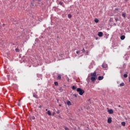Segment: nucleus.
I'll return each mask as SVG.
<instances>
[{
	"instance_id": "obj_1",
	"label": "nucleus",
	"mask_w": 130,
	"mask_h": 130,
	"mask_svg": "<svg viewBox=\"0 0 130 130\" xmlns=\"http://www.w3.org/2000/svg\"><path fill=\"white\" fill-rule=\"evenodd\" d=\"M77 91L79 93V95H81V96H82V95L85 93V91L81 89V88H77Z\"/></svg>"
},
{
	"instance_id": "obj_2",
	"label": "nucleus",
	"mask_w": 130,
	"mask_h": 130,
	"mask_svg": "<svg viewBox=\"0 0 130 130\" xmlns=\"http://www.w3.org/2000/svg\"><path fill=\"white\" fill-rule=\"evenodd\" d=\"M108 67V66L107 65V64L104 63L102 64V67L103 69H107V67Z\"/></svg>"
},
{
	"instance_id": "obj_3",
	"label": "nucleus",
	"mask_w": 130,
	"mask_h": 130,
	"mask_svg": "<svg viewBox=\"0 0 130 130\" xmlns=\"http://www.w3.org/2000/svg\"><path fill=\"white\" fill-rule=\"evenodd\" d=\"M98 35L99 37H102L103 36V32L100 31L98 32Z\"/></svg>"
},
{
	"instance_id": "obj_4",
	"label": "nucleus",
	"mask_w": 130,
	"mask_h": 130,
	"mask_svg": "<svg viewBox=\"0 0 130 130\" xmlns=\"http://www.w3.org/2000/svg\"><path fill=\"white\" fill-rule=\"evenodd\" d=\"M90 80L92 82H95L96 81V77H91Z\"/></svg>"
},
{
	"instance_id": "obj_5",
	"label": "nucleus",
	"mask_w": 130,
	"mask_h": 130,
	"mask_svg": "<svg viewBox=\"0 0 130 130\" xmlns=\"http://www.w3.org/2000/svg\"><path fill=\"white\" fill-rule=\"evenodd\" d=\"M107 122L108 123H111V122H112V120L111 119V117H109L108 119Z\"/></svg>"
},
{
	"instance_id": "obj_6",
	"label": "nucleus",
	"mask_w": 130,
	"mask_h": 130,
	"mask_svg": "<svg viewBox=\"0 0 130 130\" xmlns=\"http://www.w3.org/2000/svg\"><path fill=\"white\" fill-rule=\"evenodd\" d=\"M108 112H109V114H113V110L110 109L108 111Z\"/></svg>"
},
{
	"instance_id": "obj_7",
	"label": "nucleus",
	"mask_w": 130,
	"mask_h": 130,
	"mask_svg": "<svg viewBox=\"0 0 130 130\" xmlns=\"http://www.w3.org/2000/svg\"><path fill=\"white\" fill-rule=\"evenodd\" d=\"M90 76L91 77H96V72L91 73Z\"/></svg>"
},
{
	"instance_id": "obj_8",
	"label": "nucleus",
	"mask_w": 130,
	"mask_h": 130,
	"mask_svg": "<svg viewBox=\"0 0 130 130\" xmlns=\"http://www.w3.org/2000/svg\"><path fill=\"white\" fill-rule=\"evenodd\" d=\"M103 79H104V77H103V76H99L98 77V80L99 81H101V80H102Z\"/></svg>"
},
{
	"instance_id": "obj_9",
	"label": "nucleus",
	"mask_w": 130,
	"mask_h": 130,
	"mask_svg": "<svg viewBox=\"0 0 130 130\" xmlns=\"http://www.w3.org/2000/svg\"><path fill=\"white\" fill-rule=\"evenodd\" d=\"M125 39V36L122 35L120 37V39L121 40H124V39Z\"/></svg>"
},
{
	"instance_id": "obj_10",
	"label": "nucleus",
	"mask_w": 130,
	"mask_h": 130,
	"mask_svg": "<svg viewBox=\"0 0 130 130\" xmlns=\"http://www.w3.org/2000/svg\"><path fill=\"white\" fill-rule=\"evenodd\" d=\"M57 80H60L61 79V75L59 74L57 77Z\"/></svg>"
},
{
	"instance_id": "obj_11",
	"label": "nucleus",
	"mask_w": 130,
	"mask_h": 130,
	"mask_svg": "<svg viewBox=\"0 0 130 130\" xmlns=\"http://www.w3.org/2000/svg\"><path fill=\"white\" fill-rule=\"evenodd\" d=\"M67 105H68V106H71V105H72V103L70 101H68L67 102Z\"/></svg>"
},
{
	"instance_id": "obj_12",
	"label": "nucleus",
	"mask_w": 130,
	"mask_h": 130,
	"mask_svg": "<svg viewBox=\"0 0 130 130\" xmlns=\"http://www.w3.org/2000/svg\"><path fill=\"white\" fill-rule=\"evenodd\" d=\"M126 16V14H125V13H123L122 14V16L124 17V19H125Z\"/></svg>"
},
{
	"instance_id": "obj_13",
	"label": "nucleus",
	"mask_w": 130,
	"mask_h": 130,
	"mask_svg": "<svg viewBox=\"0 0 130 130\" xmlns=\"http://www.w3.org/2000/svg\"><path fill=\"white\" fill-rule=\"evenodd\" d=\"M95 23H98V22H99V20H98V19L97 18H95L94 20Z\"/></svg>"
},
{
	"instance_id": "obj_14",
	"label": "nucleus",
	"mask_w": 130,
	"mask_h": 130,
	"mask_svg": "<svg viewBox=\"0 0 130 130\" xmlns=\"http://www.w3.org/2000/svg\"><path fill=\"white\" fill-rule=\"evenodd\" d=\"M47 114H48V115H49L50 116L51 115V112H50V111H48L47 112Z\"/></svg>"
},
{
	"instance_id": "obj_15",
	"label": "nucleus",
	"mask_w": 130,
	"mask_h": 130,
	"mask_svg": "<svg viewBox=\"0 0 130 130\" xmlns=\"http://www.w3.org/2000/svg\"><path fill=\"white\" fill-rule=\"evenodd\" d=\"M15 51H16V52H19L20 51V50L19 49V48H16L15 49Z\"/></svg>"
},
{
	"instance_id": "obj_16",
	"label": "nucleus",
	"mask_w": 130,
	"mask_h": 130,
	"mask_svg": "<svg viewBox=\"0 0 130 130\" xmlns=\"http://www.w3.org/2000/svg\"><path fill=\"white\" fill-rule=\"evenodd\" d=\"M59 5H60V6H62V7H63V5H63V2H60L59 3Z\"/></svg>"
},
{
	"instance_id": "obj_17",
	"label": "nucleus",
	"mask_w": 130,
	"mask_h": 130,
	"mask_svg": "<svg viewBox=\"0 0 130 130\" xmlns=\"http://www.w3.org/2000/svg\"><path fill=\"white\" fill-rule=\"evenodd\" d=\"M121 124L123 125V126H125V122H122Z\"/></svg>"
},
{
	"instance_id": "obj_18",
	"label": "nucleus",
	"mask_w": 130,
	"mask_h": 130,
	"mask_svg": "<svg viewBox=\"0 0 130 130\" xmlns=\"http://www.w3.org/2000/svg\"><path fill=\"white\" fill-rule=\"evenodd\" d=\"M123 86H124V83H122L120 84V87H122Z\"/></svg>"
},
{
	"instance_id": "obj_19",
	"label": "nucleus",
	"mask_w": 130,
	"mask_h": 130,
	"mask_svg": "<svg viewBox=\"0 0 130 130\" xmlns=\"http://www.w3.org/2000/svg\"><path fill=\"white\" fill-rule=\"evenodd\" d=\"M54 85H55V86H58V82H54Z\"/></svg>"
},
{
	"instance_id": "obj_20",
	"label": "nucleus",
	"mask_w": 130,
	"mask_h": 130,
	"mask_svg": "<svg viewBox=\"0 0 130 130\" xmlns=\"http://www.w3.org/2000/svg\"><path fill=\"white\" fill-rule=\"evenodd\" d=\"M72 89L73 90H76L77 89V87L75 86H72Z\"/></svg>"
},
{
	"instance_id": "obj_21",
	"label": "nucleus",
	"mask_w": 130,
	"mask_h": 130,
	"mask_svg": "<svg viewBox=\"0 0 130 130\" xmlns=\"http://www.w3.org/2000/svg\"><path fill=\"white\" fill-rule=\"evenodd\" d=\"M33 96L35 98H38V96L37 94H34Z\"/></svg>"
},
{
	"instance_id": "obj_22",
	"label": "nucleus",
	"mask_w": 130,
	"mask_h": 130,
	"mask_svg": "<svg viewBox=\"0 0 130 130\" xmlns=\"http://www.w3.org/2000/svg\"><path fill=\"white\" fill-rule=\"evenodd\" d=\"M68 18L69 19H71L72 18V14H68Z\"/></svg>"
},
{
	"instance_id": "obj_23",
	"label": "nucleus",
	"mask_w": 130,
	"mask_h": 130,
	"mask_svg": "<svg viewBox=\"0 0 130 130\" xmlns=\"http://www.w3.org/2000/svg\"><path fill=\"white\" fill-rule=\"evenodd\" d=\"M123 77L124 78H127V74H124Z\"/></svg>"
},
{
	"instance_id": "obj_24",
	"label": "nucleus",
	"mask_w": 130,
	"mask_h": 130,
	"mask_svg": "<svg viewBox=\"0 0 130 130\" xmlns=\"http://www.w3.org/2000/svg\"><path fill=\"white\" fill-rule=\"evenodd\" d=\"M85 54H86V55H88V54H89V52H88V51H86L85 52Z\"/></svg>"
},
{
	"instance_id": "obj_25",
	"label": "nucleus",
	"mask_w": 130,
	"mask_h": 130,
	"mask_svg": "<svg viewBox=\"0 0 130 130\" xmlns=\"http://www.w3.org/2000/svg\"><path fill=\"white\" fill-rule=\"evenodd\" d=\"M80 52H81V51H76L77 54H79V53H80Z\"/></svg>"
},
{
	"instance_id": "obj_26",
	"label": "nucleus",
	"mask_w": 130,
	"mask_h": 130,
	"mask_svg": "<svg viewBox=\"0 0 130 130\" xmlns=\"http://www.w3.org/2000/svg\"><path fill=\"white\" fill-rule=\"evenodd\" d=\"M56 113L57 114H59V113H60V111H59V110H57V112H56Z\"/></svg>"
},
{
	"instance_id": "obj_27",
	"label": "nucleus",
	"mask_w": 130,
	"mask_h": 130,
	"mask_svg": "<svg viewBox=\"0 0 130 130\" xmlns=\"http://www.w3.org/2000/svg\"><path fill=\"white\" fill-rule=\"evenodd\" d=\"M65 130H69V128L68 127H64Z\"/></svg>"
},
{
	"instance_id": "obj_28",
	"label": "nucleus",
	"mask_w": 130,
	"mask_h": 130,
	"mask_svg": "<svg viewBox=\"0 0 130 130\" xmlns=\"http://www.w3.org/2000/svg\"><path fill=\"white\" fill-rule=\"evenodd\" d=\"M31 119H32V120L35 119V116H32Z\"/></svg>"
},
{
	"instance_id": "obj_29",
	"label": "nucleus",
	"mask_w": 130,
	"mask_h": 130,
	"mask_svg": "<svg viewBox=\"0 0 130 130\" xmlns=\"http://www.w3.org/2000/svg\"><path fill=\"white\" fill-rule=\"evenodd\" d=\"M82 52H85V49L83 48V49L82 50Z\"/></svg>"
},
{
	"instance_id": "obj_30",
	"label": "nucleus",
	"mask_w": 130,
	"mask_h": 130,
	"mask_svg": "<svg viewBox=\"0 0 130 130\" xmlns=\"http://www.w3.org/2000/svg\"><path fill=\"white\" fill-rule=\"evenodd\" d=\"M54 115H55V112H53L52 116H54Z\"/></svg>"
},
{
	"instance_id": "obj_31",
	"label": "nucleus",
	"mask_w": 130,
	"mask_h": 130,
	"mask_svg": "<svg viewBox=\"0 0 130 130\" xmlns=\"http://www.w3.org/2000/svg\"><path fill=\"white\" fill-rule=\"evenodd\" d=\"M115 10L116 11H118V8H116Z\"/></svg>"
},
{
	"instance_id": "obj_32",
	"label": "nucleus",
	"mask_w": 130,
	"mask_h": 130,
	"mask_svg": "<svg viewBox=\"0 0 130 130\" xmlns=\"http://www.w3.org/2000/svg\"><path fill=\"white\" fill-rule=\"evenodd\" d=\"M74 96H75V97H77V94H74Z\"/></svg>"
},
{
	"instance_id": "obj_33",
	"label": "nucleus",
	"mask_w": 130,
	"mask_h": 130,
	"mask_svg": "<svg viewBox=\"0 0 130 130\" xmlns=\"http://www.w3.org/2000/svg\"><path fill=\"white\" fill-rule=\"evenodd\" d=\"M46 111H48V109H46Z\"/></svg>"
},
{
	"instance_id": "obj_34",
	"label": "nucleus",
	"mask_w": 130,
	"mask_h": 130,
	"mask_svg": "<svg viewBox=\"0 0 130 130\" xmlns=\"http://www.w3.org/2000/svg\"><path fill=\"white\" fill-rule=\"evenodd\" d=\"M18 106H20V104H18Z\"/></svg>"
},
{
	"instance_id": "obj_35",
	"label": "nucleus",
	"mask_w": 130,
	"mask_h": 130,
	"mask_svg": "<svg viewBox=\"0 0 130 130\" xmlns=\"http://www.w3.org/2000/svg\"><path fill=\"white\" fill-rule=\"evenodd\" d=\"M98 39V38H96V40H97Z\"/></svg>"
},
{
	"instance_id": "obj_36",
	"label": "nucleus",
	"mask_w": 130,
	"mask_h": 130,
	"mask_svg": "<svg viewBox=\"0 0 130 130\" xmlns=\"http://www.w3.org/2000/svg\"><path fill=\"white\" fill-rule=\"evenodd\" d=\"M59 106H61V105H60H60H59Z\"/></svg>"
},
{
	"instance_id": "obj_37",
	"label": "nucleus",
	"mask_w": 130,
	"mask_h": 130,
	"mask_svg": "<svg viewBox=\"0 0 130 130\" xmlns=\"http://www.w3.org/2000/svg\"><path fill=\"white\" fill-rule=\"evenodd\" d=\"M115 20H116V21H117V19H116Z\"/></svg>"
},
{
	"instance_id": "obj_38",
	"label": "nucleus",
	"mask_w": 130,
	"mask_h": 130,
	"mask_svg": "<svg viewBox=\"0 0 130 130\" xmlns=\"http://www.w3.org/2000/svg\"><path fill=\"white\" fill-rule=\"evenodd\" d=\"M119 107H120V105H119V106H118Z\"/></svg>"
},
{
	"instance_id": "obj_39",
	"label": "nucleus",
	"mask_w": 130,
	"mask_h": 130,
	"mask_svg": "<svg viewBox=\"0 0 130 130\" xmlns=\"http://www.w3.org/2000/svg\"><path fill=\"white\" fill-rule=\"evenodd\" d=\"M39 108H41V107H39Z\"/></svg>"
}]
</instances>
